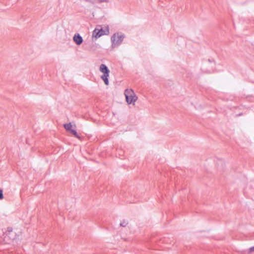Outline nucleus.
I'll return each instance as SVG.
<instances>
[{"mask_svg": "<svg viewBox=\"0 0 254 254\" xmlns=\"http://www.w3.org/2000/svg\"><path fill=\"white\" fill-rule=\"evenodd\" d=\"M7 231L10 233L12 231V228L11 227H8L7 228Z\"/></svg>", "mask_w": 254, "mask_h": 254, "instance_id": "12", "label": "nucleus"}, {"mask_svg": "<svg viewBox=\"0 0 254 254\" xmlns=\"http://www.w3.org/2000/svg\"><path fill=\"white\" fill-rule=\"evenodd\" d=\"M126 100L128 104H134L137 100V96L135 95L133 90L131 89H127L125 91Z\"/></svg>", "mask_w": 254, "mask_h": 254, "instance_id": "1", "label": "nucleus"}, {"mask_svg": "<svg viewBox=\"0 0 254 254\" xmlns=\"http://www.w3.org/2000/svg\"><path fill=\"white\" fill-rule=\"evenodd\" d=\"M99 70L100 72L103 73V75H101V78L103 80L105 85H108L109 84L108 77L110 72L109 69L106 64H101L100 65Z\"/></svg>", "mask_w": 254, "mask_h": 254, "instance_id": "3", "label": "nucleus"}, {"mask_svg": "<svg viewBox=\"0 0 254 254\" xmlns=\"http://www.w3.org/2000/svg\"><path fill=\"white\" fill-rule=\"evenodd\" d=\"M84 0L86 1H87V2H89V1H91V0Z\"/></svg>", "mask_w": 254, "mask_h": 254, "instance_id": "13", "label": "nucleus"}, {"mask_svg": "<svg viewBox=\"0 0 254 254\" xmlns=\"http://www.w3.org/2000/svg\"><path fill=\"white\" fill-rule=\"evenodd\" d=\"M127 222L126 221L124 220L123 221H122L120 223V225L122 227H125L127 225Z\"/></svg>", "mask_w": 254, "mask_h": 254, "instance_id": "8", "label": "nucleus"}, {"mask_svg": "<svg viewBox=\"0 0 254 254\" xmlns=\"http://www.w3.org/2000/svg\"><path fill=\"white\" fill-rule=\"evenodd\" d=\"M64 128H65L66 130H67V131H70V130L71 129H72V128H71V127H72V125H71V124H70V123L65 124H64Z\"/></svg>", "mask_w": 254, "mask_h": 254, "instance_id": "7", "label": "nucleus"}, {"mask_svg": "<svg viewBox=\"0 0 254 254\" xmlns=\"http://www.w3.org/2000/svg\"><path fill=\"white\" fill-rule=\"evenodd\" d=\"M73 40L75 43L77 45H81L83 41L82 37L78 33L75 34L74 35Z\"/></svg>", "mask_w": 254, "mask_h": 254, "instance_id": "5", "label": "nucleus"}, {"mask_svg": "<svg viewBox=\"0 0 254 254\" xmlns=\"http://www.w3.org/2000/svg\"><path fill=\"white\" fill-rule=\"evenodd\" d=\"M69 131L75 137H76V138H79L80 137L78 135V134H77V131L75 129H71Z\"/></svg>", "mask_w": 254, "mask_h": 254, "instance_id": "6", "label": "nucleus"}, {"mask_svg": "<svg viewBox=\"0 0 254 254\" xmlns=\"http://www.w3.org/2000/svg\"><path fill=\"white\" fill-rule=\"evenodd\" d=\"M109 34V29L108 27H107L105 29H103L100 27V28H96L92 32V37H94L95 39H97L102 36L108 35Z\"/></svg>", "mask_w": 254, "mask_h": 254, "instance_id": "4", "label": "nucleus"}, {"mask_svg": "<svg viewBox=\"0 0 254 254\" xmlns=\"http://www.w3.org/2000/svg\"><path fill=\"white\" fill-rule=\"evenodd\" d=\"M3 198V195L2 193V190L0 189V199H2Z\"/></svg>", "mask_w": 254, "mask_h": 254, "instance_id": "10", "label": "nucleus"}, {"mask_svg": "<svg viewBox=\"0 0 254 254\" xmlns=\"http://www.w3.org/2000/svg\"><path fill=\"white\" fill-rule=\"evenodd\" d=\"M253 252H254V246L250 248L249 250V253H251Z\"/></svg>", "mask_w": 254, "mask_h": 254, "instance_id": "11", "label": "nucleus"}, {"mask_svg": "<svg viewBox=\"0 0 254 254\" xmlns=\"http://www.w3.org/2000/svg\"><path fill=\"white\" fill-rule=\"evenodd\" d=\"M111 0H98L99 2L103 3V2H109Z\"/></svg>", "mask_w": 254, "mask_h": 254, "instance_id": "9", "label": "nucleus"}, {"mask_svg": "<svg viewBox=\"0 0 254 254\" xmlns=\"http://www.w3.org/2000/svg\"><path fill=\"white\" fill-rule=\"evenodd\" d=\"M125 38V35L119 33L114 34L111 38L112 48H114L120 45Z\"/></svg>", "mask_w": 254, "mask_h": 254, "instance_id": "2", "label": "nucleus"}]
</instances>
